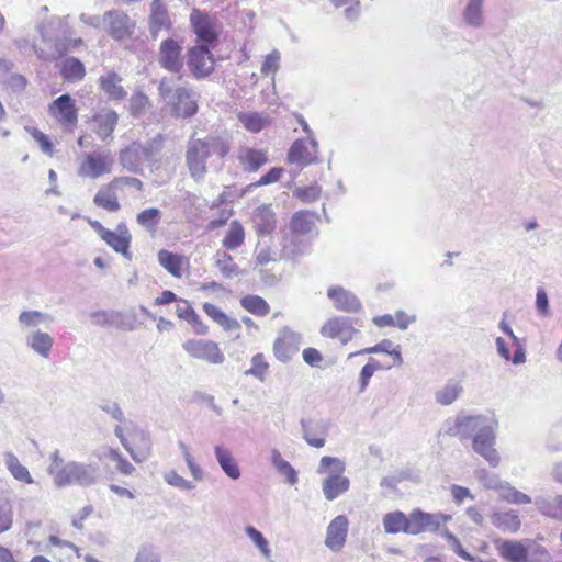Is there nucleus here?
Masks as SVG:
<instances>
[{
    "mask_svg": "<svg viewBox=\"0 0 562 562\" xmlns=\"http://www.w3.org/2000/svg\"><path fill=\"white\" fill-rule=\"evenodd\" d=\"M229 153L231 143L222 136L211 135L204 139H191L186 151V162L191 177L195 180L203 179L207 171V159L216 157L223 160Z\"/></svg>",
    "mask_w": 562,
    "mask_h": 562,
    "instance_id": "f257e3e1",
    "label": "nucleus"
},
{
    "mask_svg": "<svg viewBox=\"0 0 562 562\" xmlns=\"http://www.w3.org/2000/svg\"><path fill=\"white\" fill-rule=\"evenodd\" d=\"M482 416H459L454 422V426L449 428L450 436L467 437L470 431L479 429L473 437V450L482 456L492 467L499 463V456L495 449V432L491 426H481Z\"/></svg>",
    "mask_w": 562,
    "mask_h": 562,
    "instance_id": "f03ea898",
    "label": "nucleus"
},
{
    "mask_svg": "<svg viewBox=\"0 0 562 562\" xmlns=\"http://www.w3.org/2000/svg\"><path fill=\"white\" fill-rule=\"evenodd\" d=\"M145 186L142 180L131 176H117L99 188L93 204L110 213L122 209L121 200L142 194Z\"/></svg>",
    "mask_w": 562,
    "mask_h": 562,
    "instance_id": "7ed1b4c3",
    "label": "nucleus"
},
{
    "mask_svg": "<svg viewBox=\"0 0 562 562\" xmlns=\"http://www.w3.org/2000/svg\"><path fill=\"white\" fill-rule=\"evenodd\" d=\"M48 472L58 486L75 483L89 484L92 482V474L88 467L76 462L65 463L58 452L52 454V463L48 468Z\"/></svg>",
    "mask_w": 562,
    "mask_h": 562,
    "instance_id": "20e7f679",
    "label": "nucleus"
},
{
    "mask_svg": "<svg viewBox=\"0 0 562 562\" xmlns=\"http://www.w3.org/2000/svg\"><path fill=\"white\" fill-rule=\"evenodd\" d=\"M345 471L344 463L333 457H323L319 462L318 472L329 473L333 472L323 483V492L328 501L337 498L349 488V480L342 475Z\"/></svg>",
    "mask_w": 562,
    "mask_h": 562,
    "instance_id": "39448f33",
    "label": "nucleus"
},
{
    "mask_svg": "<svg viewBox=\"0 0 562 562\" xmlns=\"http://www.w3.org/2000/svg\"><path fill=\"white\" fill-rule=\"evenodd\" d=\"M47 112L50 119L65 132L74 133L77 128L79 114L76 101L69 94H61L53 100Z\"/></svg>",
    "mask_w": 562,
    "mask_h": 562,
    "instance_id": "423d86ee",
    "label": "nucleus"
},
{
    "mask_svg": "<svg viewBox=\"0 0 562 562\" xmlns=\"http://www.w3.org/2000/svg\"><path fill=\"white\" fill-rule=\"evenodd\" d=\"M88 223L109 247H111L114 251L130 258L132 236L124 223L119 224L116 231L105 228L97 220H88Z\"/></svg>",
    "mask_w": 562,
    "mask_h": 562,
    "instance_id": "0eeeda50",
    "label": "nucleus"
},
{
    "mask_svg": "<svg viewBox=\"0 0 562 562\" xmlns=\"http://www.w3.org/2000/svg\"><path fill=\"white\" fill-rule=\"evenodd\" d=\"M113 158L110 151H92L82 156L78 175L82 178L98 179L110 175L113 170Z\"/></svg>",
    "mask_w": 562,
    "mask_h": 562,
    "instance_id": "6e6552de",
    "label": "nucleus"
},
{
    "mask_svg": "<svg viewBox=\"0 0 562 562\" xmlns=\"http://www.w3.org/2000/svg\"><path fill=\"white\" fill-rule=\"evenodd\" d=\"M190 23L195 33L200 45L207 47L215 46L220 36L218 23L215 16L193 9L190 14Z\"/></svg>",
    "mask_w": 562,
    "mask_h": 562,
    "instance_id": "1a4fd4ad",
    "label": "nucleus"
},
{
    "mask_svg": "<svg viewBox=\"0 0 562 562\" xmlns=\"http://www.w3.org/2000/svg\"><path fill=\"white\" fill-rule=\"evenodd\" d=\"M182 348L191 358L211 364H222L225 360L220 345L211 339H188L182 344Z\"/></svg>",
    "mask_w": 562,
    "mask_h": 562,
    "instance_id": "9d476101",
    "label": "nucleus"
},
{
    "mask_svg": "<svg viewBox=\"0 0 562 562\" xmlns=\"http://www.w3.org/2000/svg\"><path fill=\"white\" fill-rule=\"evenodd\" d=\"M106 33L114 41L125 42L133 38L136 31V22L127 13L111 10L104 13Z\"/></svg>",
    "mask_w": 562,
    "mask_h": 562,
    "instance_id": "9b49d317",
    "label": "nucleus"
},
{
    "mask_svg": "<svg viewBox=\"0 0 562 562\" xmlns=\"http://www.w3.org/2000/svg\"><path fill=\"white\" fill-rule=\"evenodd\" d=\"M188 68L195 79L209 77L215 67V59L205 45H195L188 49Z\"/></svg>",
    "mask_w": 562,
    "mask_h": 562,
    "instance_id": "f8f14e48",
    "label": "nucleus"
},
{
    "mask_svg": "<svg viewBox=\"0 0 562 562\" xmlns=\"http://www.w3.org/2000/svg\"><path fill=\"white\" fill-rule=\"evenodd\" d=\"M319 333L325 338L338 340L341 345H347L352 340L357 329L352 318L333 316L323 324Z\"/></svg>",
    "mask_w": 562,
    "mask_h": 562,
    "instance_id": "ddd939ff",
    "label": "nucleus"
},
{
    "mask_svg": "<svg viewBox=\"0 0 562 562\" xmlns=\"http://www.w3.org/2000/svg\"><path fill=\"white\" fill-rule=\"evenodd\" d=\"M119 436L122 445L130 452L133 460L143 462L149 457L151 443L149 436L144 430L133 428Z\"/></svg>",
    "mask_w": 562,
    "mask_h": 562,
    "instance_id": "4468645a",
    "label": "nucleus"
},
{
    "mask_svg": "<svg viewBox=\"0 0 562 562\" xmlns=\"http://www.w3.org/2000/svg\"><path fill=\"white\" fill-rule=\"evenodd\" d=\"M159 65L170 72L178 74L183 68L181 44L173 38H166L159 45Z\"/></svg>",
    "mask_w": 562,
    "mask_h": 562,
    "instance_id": "2eb2a0df",
    "label": "nucleus"
},
{
    "mask_svg": "<svg viewBox=\"0 0 562 562\" xmlns=\"http://www.w3.org/2000/svg\"><path fill=\"white\" fill-rule=\"evenodd\" d=\"M317 153L318 147L315 140L297 139L289 149L288 162L303 168L317 162Z\"/></svg>",
    "mask_w": 562,
    "mask_h": 562,
    "instance_id": "dca6fc26",
    "label": "nucleus"
},
{
    "mask_svg": "<svg viewBox=\"0 0 562 562\" xmlns=\"http://www.w3.org/2000/svg\"><path fill=\"white\" fill-rule=\"evenodd\" d=\"M529 540H496L495 548L498 554L507 562H528Z\"/></svg>",
    "mask_w": 562,
    "mask_h": 562,
    "instance_id": "f3484780",
    "label": "nucleus"
},
{
    "mask_svg": "<svg viewBox=\"0 0 562 562\" xmlns=\"http://www.w3.org/2000/svg\"><path fill=\"white\" fill-rule=\"evenodd\" d=\"M159 265L173 278L180 279L190 270V260L182 254L161 249L157 254Z\"/></svg>",
    "mask_w": 562,
    "mask_h": 562,
    "instance_id": "a211bd4d",
    "label": "nucleus"
},
{
    "mask_svg": "<svg viewBox=\"0 0 562 562\" xmlns=\"http://www.w3.org/2000/svg\"><path fill=\"white\" fill-rule=\"evenodd\" d=\"M349 521L345 515L335 517L326 530L325 544L331 551H340L348 535Z\"/></svg>",
    "mask_w": 562,
    "mask_h": 562,
    "instance_id": "6ab92c4d",
    "label": "nucleus"
},
{
    "mask_svg": "<svg viewBox=\"0 0 562 562\" xmlns=\"http://www.w3.org/2000/svg\"><path fill=\"white\" fill-rule=\"evenodd\" d=\"M300 337L284 328L282 329L273 342V353L277 359L282 362L290 360L300 348Z\"/></svg>",
    "mask_w": 562,
    "mask_h": 562,
    "instance_id": "aec40b11",
    "label": "nucleus"
},
{
    "mask_svg": "<svg viewBox=\"0 0 562 562\" xmlns=\"http://www.w3.org/2000/svg\"><path fill=\"white\" fill-rule=\"evenodd\" d=\"M93 131L101 140L112 137L117 122L119 114L112 109H101L92 115Z\"/></svg>",
    "mask_w": 562,
    "mask_h": 562,
    "instance_id": "412c9836",
    "label": "nucleus"
},
{
    "mask_svg": "<svg viewBox=\"0 0 562 562\" xmlns=\"http://www.w3.org/2000/svg\"><path fill=\"white\" fill-rule=\"evenodd\" d=\"M237 160L245 172L252 173L265 166L269 159L266 149L243 146L238 149Z\"/></svg>",
    "mask_w": 562,
    "mask_h": 562,
    "instance_id": "4be33fe9",
    "label": "nucleus"
},
{
    "mask_svg": "<svg viewBox=\"0 0 562 562\" xmlns=\"http://www.w3.org/2000/svg\"><path fill=\"white\" fill-rule=\"evenodd\" d=\"M499 328L512 339V341L516 346V349L514 356L510 357L506 342L504 341L503 338L498 337L496 338V347L498 355L506 361H512L514 364L524 363L526 360L525 349L520 346L517 336L514 334V331L505 321L501 322Z\"/></svg>",
    "mask_w": 562,
    "mask_h": 562,
    "instance_id": "5701e85b",
    "label": "nucleus"
},
{
    "mask_svg": "<svg viewBox=\"0 0 562 562\" xmlns=\"http://www.w3.org/2000/svg\"><path fill=\"white\" fill-rule=\"evenodd\" d=\"M499 328L512 339V341L516 346V349L514 356L510 357L506 342L504 341L503 338L498 337L496 338V347L498 355L506 361H512L514 364L524 363L526 360L525 349L520 346L517 336L514 334V331L505 321L501 322Z\"/></svg>",
    "mask_w": 562,
    "mask_h": 562,
    "instance_id": "b1692460",
    "label": "nucleus"
},
{
    "mask_svg": "<svg viewBox=\"0 0 562 562\" xmlns=\"http://www.w3.org/2000/svg\"><path fill=\"white\" fill-rule=\"evenodd\" d=\"M387 357L392 358V362L378 359V358H370L368 363L362 368L360 372V389L363 391L371 379V376L378 372L383 371L392 368L395 363L401 362V353L400 351H391L387 352Z\"/></svg>",
    "mask_w": 562,
    "mask_h": 562,
    "instance_id": "393cba45",
    "label": "nucleus"
},
{
    "mask_svg": "<svg viewBox=\"0 0 562 562\" xmlns=\"http://www.w3.org/2000/svg\"><path fill=\"white\" fill-rule=\"evenodd\" d=\"M327 295L334 302V306L338 311L355 313L361 308V303L356 295L341 286H330L327 290Z\"/></svg>",
    "mask_w": 562,
    "mask_h": 562,
    "instance_id": "a878e982",
    "label": "nucleus"
},
{
    "mask_svg": "<svg viewBox=\"0 0 562 562\" xmlns=\"http://www.w3.org/2000/svg\"><path fill=\"white\" fill-rule=\"evenodd\" d=\"M149 29L154 37H156L160 31L171 29V21L167 8L161 0H154L151 2Z\"/></svg>",
    "mask_w": 562,
    "mask_h": 562,
    "instance_id": "bb28decb",
    "label": "nucleus"
},
{
    "mask_svg": "<svg viewBox=\"0 0 562 562\" xmlns=\"http://www.w3.org/2000/svg\"><path fill=\"white\" fill-rule=\"evenodd\" d=\"M245 238V227L239 221L234 220L229 223L228 228L224 233L222 247L228 251H234L244 245Z\"/></svg>",
    "mask_w": 562,
    "mask_h": 562,
    "instance_id": "cd10ccee",
    "label": "nucleus"
},
{
    "mask_svg": "<svg viewBox=\"0 0 562 562\" xmlns=\"http://www.w3.org/2000/svg\"><path fill=\"white\" fill-rule=\"evenodd\" d=\"M203 312L217 325H220L226 331H236L240 329V324L237 319L226 315L215 304L206 302L202 306Z\"/></svg>",
    "mask_w": 562,
    "mask_h": 562,
    "instance_id": "c85d7f7f",
    "label": "nucleus"
},
{
    "mask_svg": "<svg viewBox=\"0 0 562 562\" xmlns=\"http://www.w3.org/2000/svg\"><path fill=\"white\" fill-rule=\"evenodd\" d=\"M121 81L122 79L116 72L110 71L100 77L99 85L101 90H103L111 100L121 101L126 97V91L121 86Z\"/></svg>",
    "mask_w": 562,
    "mask_h": 562,
    "instance_id": "c756f323",
    "label": "nucleus"
},
{
    "mask_svg": "<svg viewBox=\"0 0 562 562\" xmlns=\"http://www.w3.org/2000/svg\"><path fill=\"white\" fill-rule=\"evenodd\" d=\"M491 520L494 527L503 532L516 533L521 527L519 516L514 510L496 512Z\"/></svg>",
    "mask_w": 562,
    "mask_h": 562,
    "instance_id": "7c9ffc66",
    "label": "nucleus"
},
{
    "mask_svg": "<svg viewBox=\"0 0 562 562\" xmlns=\"http://www.w3.org/2000/svg\"><path fill=\"white\" fill-rule=\"evenodd\" d=\"M237 119L245 130L254 134L261 132L271 123V117L268 114L258 112H239Z\"/></svg>",
    "mask_w": 562,
    "mask_h": 562,
    "instance_id": "2f4dec72",
    "label": "nucleus"
},
{
    "mask_svg": "<svg viewBox=\"0 0 562 562\" xmlns=\"http://www.w3.org/2000/svg\"><path fill=\"white\" fill-rule=\"evenodd\" d=\"M162 213L158 207H147L136 215V223L149 235L155 236L158 232Z\"/></svg>",
    "mask_w": 562,
    "mask_h": 562,
    "instance_id": "473e14b6",
    "label": "nucleus"
},
{
    "mask_svg": "<svg viewBox=\"0 0 562 562\" xmlns=\"http://www.w3.org/2000/svg\"><path fill=\"white\" fill-rule=\"evenodd\" d=\"M173 110L177 116L190 117L198 111L196 102L192 99L189 90L179 88L176 91V101L173 103Z\"/></svg>",
    "mask_w": 562,
    "mask_h": 562,
    "instance_id": "72a5a7b5",
    "label": "nucleus"
},
{
    "mask_svg": "<svg viewBox=\"0 0 562 562\" xmlns=\"http://www.w3.org/2000/svg\"><path fill=\"white\" fill-rule=\"evenodd\" d=\"M145 148L139 143H132L119 153L120 164L127 170L133 171L140 161V156Z\"/></svg>",
    "mask_w": 562,
    "mask_h": 562,
    "instance_id": "f704fd0d",
    "label": "nucleus"
},
{
    "mask_svg": "<svg viewBox=\"0 0 562 562\" xmlns=\"http://www.w3.org/2000/svg\"><path fill=\"white\" fill-rule=\"evenodd\" d=\"M59 71L64 80L69 82L80 81L86 76L85 65L75 57L66 58L61 63Z\"/></svg>",
    "mask_w": 562,
    "mask_h": 562,
    "instance_id": "c9c22d12",
    "label": "nucleus"
},
{
    "mask_svg": "<svg viewBox=\"0 0 562 562\" xmlns=\"http://www.w3.org/2000/svg\"><path fill=\"white\" fill-rule=\"evenodd\" d=\"M5 467L11 475L19 482L24 484H33L34 480L29 472L27 468L24 467L18 457L12 452H7L4 456Z\"/></svg>",
    "mask_w": 562,
    "mask_h": 562,
    "instance_id": "e433bc0d",
    "label": "nucleus"
},
{
    "mask_svg": "<svg viewBox=\"0 0 562 562\" xmlns=\"http://www.w3.org/2000/svg\"><path fill=\"white\" fill-rule=\"evenodd\" d=\"M177 316L180 319L187 321L192 326L201 325V328H196V334L205 335L209 327L201 321L200 316L195 313L191 304L186 300H180V303L176 308Z\"/></svg>",
    "mask_w": 562,
    "mask_h": 562,
    "instance_id": "4c0bfd02",
    "label": "nucleus"
},
{
    "mask_svg": "<svg viewBox=\"0 0 562 562\" xmlns=\"http://www.w3.org/2000/svg\"><path fill=\"white\" fill-rule=\"evenodd\" d=\"M407 520L409 535L424 532L435 524V517L432 515L418 509L412 512L409 516H407Z\"/></svg>",
    "mask_w": 562,
    "mask_h": 562,
    "instance_id": "58836bf2",
    "label": "nucleus"
},
{
    "mask_svg": "<svg viewBox=\"0 0 562 562\" xmlns=\"http://www.w3.org/2000/svg\"><path fill=\"white\" fill-rule=\"evenodd\" d=\"M383 527L387 533H408L407 516L402 512H392L383 517Z\"/></svg>",
    "mask_w": 562,
    "mask_h": 562,
    "instance_id": "ea45409f",
    "label": "nucleus"
},
{
    "mask_svg": "<svg viewBox=\"0 0 562 562\" xmlns=\"http://www.w3.org/2000/svg\"><path fill=\"white\" fill-rule=\"evenodd\" d=\"M304 438L307 443L315 448L325 445L326 429L324 425L312 422H303Z\"/></svg>",
    "mask_w": 562,
    "mask_h": 562,
    "instance_id": "a19ab883",
    "label": "nucleus"
},
{
    "mask_svg": "<svg viewBox=\"0 0 562 562\" xmlns=\"http://www.w3.org/2000/svg\"><path fill=\"white\" fill-rule=\"evenodd\" d=\"M240 305L252 315L265 317L270 313V305L259 295H246L241 297Z\"/></svg>",
    "mask_w": 562,
    "mask_h": 562,
    "instance_id": "79ce46f5",
    "label": "nucleus"
},
{
    "mask_svg": "<svg viewBox=\"0 0 562 562\" xmlns=\"http://www.w3.org/2000/svg\"><path fill=\"white\" fill-rule=\"evenodd\" d=\"M215 456L221 468L229 477L236 480L240 476L239 467L227 449L217 446L215 448Z\"/></svg>",
    "mask_w": 562,
    "mask_h": 562,
    "instance_id": "37998d69",
    "label": "nucleus"
},
{
    "mask_svg": "<svg viewBox=\"0 0 562 562\" xmlns=\"http://www.w3.org/2000/svg\"><path fill=\"white\" fill-rule=\"evenodd\" d=\"M314 226L313 215L306 211L296 212L290 222V229L293 234L304 235L312 231Z\"/></svg>",
    "mask_w": 562,
    "mask_h": 562,
    "instance_id": "c03bdc74",
    "label": "nucleus"
},
{
    "mask_svg": "<svg viewBox=\"0 0 562 562\" xmlns=\"http://www.w3.org/2000/svg\"><path fill=\"white\" fill-rule=\"evenodd\" d=\"M53 337L47 333L36 331L30 338V347L40 353L42 357H48L53 347Z\"/></svg>",
    "mask_w": 562,
    "mask_h": 562,
    "instance_id": "a18cd8bd",
    "label": "nucleus"
},
{
    "mask_svg": "<svg viewBox=\"0 0 562 562\" xmlns=\"http://www.w3.org/2000/svg\"><path fill=\"white\" fill-rule=\"evenodd\" d=\"M251 366L248 370L245 371L246 375H252L260 381H263L269 372L270 364L266 358V356L261 352H258L252 356Z\"/></svg>",
    "mask_w": 562,
    "mask_h": 562,
    "instance_id": "49530a36",
    "label": "nucleus"
},
{
    "mask_svg": "<svg viewBox=\"0 0 562 562\" xmlns=\"http://www.w3.org/2000/svg\"><path fill=\"white\" fill-rule=\"evenodd\" d=\"M104 457L115 463V468L121 474L131 475L135 471L134 465L116 449L109 448L104 451Z\"/></svg>",
    "mask_w": 562,
    "mask_h": 562,
    "instance_id": "de8ad7c7",
    "label": "nucleus"
},
{
    "mask_svg": "<svg viewBox=\"0 0 562 562\" xmlns=\"http://www.w3.org/2000/svg\"><path fill=\"white\" fill-rule=\"evenodd\" d=\"M462 387L458 383H448L436 394V400L441 405L453 403L460 395Z\"/></svg>",
    "mask_w": 562,
    "mask_h": 562,
    "instance_id": "09e8293b",
    "label": "nucleus"
},
{
    "mask_svg": "<svg viewBox=\"0 0 562 562\" xmlns=\"http://www.w3.org/2000/svg\"><path fill=\"white\" fill-rule=\"evenodd\" d=\"M150 106L148 97L143 92H134L130 99L128 111L133 116H139Z\"/></svg>",
    "mask_w": 562,
    "mask_h": 562,
    "instance_id": "8fccbe9b",
    "label": "nucleus"
},
{
    "mask_svg": "<svg viewBox=\"0 0 562 562\" xmlns=\"http://www.w3.org/2000/svg\"><path fill=\"white\" fill-rule=\"evenodd\" d=\"M483 0H470L465 10L464 19L468 23L477 25L481 21Z\"/></svg>",
    "mask_w": 562,
    "mask_h": 562,
    "instance_id": "3c124183",
    "label": "nucleus"
},
{
    "mask_svg": "<svg viewBox=\"0 0 562 562\" xmlns=\"http://www.w3.org/2000/svg\"><path fill=\"white\" fill-rule=\"evenodd\" d=\"M502 498L510 504H530L531 498L514 487H505L501 494Z\"/></svg>",
    "mask_w": 562,
    "mask_h": 562,
    "instance_id": "603ef678",
    "label": "nucleus"
},
{
    "mask_svg": "<svg viewBox=\"0 0 562 562\" xmlns=\"http://www.w3.org/2000/svg\"><path fill=\"white\" fill-rule=\"evenodd\" d=\"M246 533L255 542V544L259 548L261 553L266 558H269L270 557L269 544H268V541L262 536V533L260 531H258L256 528L250 527V526L246 527Z\"/></svg>",
    "mask_w": 562,
    "mask_h": 562,
    "instance_id": "864d4df0",
    "label": "nucleus"
},
{
    "mask_svg": "<svg viewBox=\"0 0 562 562\" xmlns=\"http://www.w3.org/2000/svg\"><path fill=\"white\" fill-rule=\"evenodd\" d=\"M29 133L32 135V137L36 140V143L40 145L41 149L47 154V155H53L54 153V146H53V143L50 142L49 137L44 134L43 132H41L38 128L36 127H32L29 130Z\"/></svg>",
    "mask_w": 562,
    "mask_h": 562,
    "instance_id": "5fc2aeb1",
    "label": "nucleus"
},
{
    "mask_svg": "<svg viewBox=\"0 0 562 562\" xmlns=\"http://www.w3.org/2000/svg\"><path fill=\"white\" fill-rule=\"evenodd\" d=\"M280 55L278 53H271L266 56L262 66L261 74L265 76L274 75L279 69Z\"/></svg>",
    "mask_w": 562,
    "mask_h": 562,
    "instance_id": "6e6d98bb",
    "label": "nucleus"
},
{
    "mask_svg": "<svg viewBox=\"0 0 562 562\" xmlns=\"http://www.w3.org/2000/svg\"><path fill=\"white\" fill-rule=\"evenodd\" d=\"M282 175H283L282 168H278V167L271 168L266 175L261 176L260 179L256 183H252L251 187H260V186H267L270 183H274L280 180Z\"/></svg>",
    "mask_w": 562,
    "mask_h": 562,
    "instance_id": "4d7b16f0",
    "label": "nucleus"
},
{
    "mask_svg": "<svg viewBox=\"0 0 562 562\" xmlns=\"http://www.w3.org/2000/svg\"><path fill=\"white\" fill-rule=\"evenodd\" d=\"M43 319L44 315L36 311L22 312L19 316L20 323L27 327H34Z\"/></svg>",
    "mask_w": 562,
    "mask_h": 562,
    "instance_id": "13d9d810",
    "label": "nucleus"
},
{
    "mask_svg": "<svg viewBox=\"0 0 562 562\" xmlns=\"http://www.w3.org/2000/svg\"><path fill=\"white\" fill-rule=\"evenodd\" d=\"M296 195L303 202L316 201L321 195V188L318 186H311L307 188L299 189Z\"/></svg>",
    "mask_w": 562,
    "mask_h": 562,
    "instance_id": "bf43d9fd",
    "label": "nucleus"
},
{
    "mask_svg": "<svg viewBox=\"0 0 562 562\" xmlns=\"http://www.w3.org/2000/svg\"><path fill=\"white\" fill-rule=\"evenodd\" d=\"M166 481L173 486H177L182 490H191L193 488V484L187 480H184L182 476H180L177 472L170 471L166 475Z\"/></svg>",
    "mask_w": 562,
    "mask_h": 562,
    "instance_id": "052dcab7",
    "label": "nucleus"
},
{
    "mask_svg": "<svg viewBox=\"0 0 562 562\" xmlns=\"http://www.w3.org/2000/svg\"><path fill=\"white\" fill-rule=\"evenodd\" d=\"M13 525L12 510L0 506V535L10 530Z\"/></svg>",
    "mask_w": 562,
    "mask_h": 562,
    "instance_id": "680f3d73",
    "label": "nucleus"
},
{
    "mask_svg": "<svg viewBox=\"0 0 562 562\" xmlns=\"http://www.w3.org/2000/svg\"><path fill=\"white\" fill-rule=\"evenodd\" d=\"M303 359L306 363H308L310 366H314V367H318L321 364V362L323 361V357L321 355V352L315 349V348H312V347H308V348H305L303 350Z\"/></svg>",
    "mask_w": 562,
    "mask_h": 562,
    "instance_id": "e2e57ef3",
    "label": "nucleus"
},
{
    "mask_svg": "<svg viewBox=\"0 0 562 562\" xmlns=\"http://www.w3.org/2000/svg\"><path fill=\"white\" fill-rule=\"evenodd\" d=\"M182 447H183L186 462H187L193 477L195 480H201L203 477L202 470L200 469V467L198 464L194 463L193 457L189 452L188 448L186 446H182Z\"/></svg>",
    "mask_w": 562,
    "mask_h": 562,
    "instance_id": "0e129e2a",
    "label": "nucleus"
},
{
    "mask_svg": "<svg viewBox=\"0 0 562 562\" xmlns=\"http://www.w3.org/2000/svg\"><path fill=\"white\" fill-rule=\"evenodd\" d=\"M536 305H537L538 311L541 314H543V315L548 314L549 301H548L547 293L543 289H538V291H537Z\"/></svg>",
    "mask_w": 562,
    "mask_h": 562,
    "instance_id": "69168bd1",
    "label": "nucleus"
},
{
    "mask_svg": "<svg viewBox=\"0 0 562 562\" xmlns=\"http://www.w3.org/2000/svg\"><path fill=\"white\" fill-rule=\"evenodd\" d=\"M177 301V295L170 290H164L159 296L155 299V305H166Z\"/></svg>",
    "mask_w": 562,
    "mask_h": 562,
    "instance_id": "338daca9",
    "label": "nucleus"
},
{
    "mask_svg": "<svg viewBox=\"0 0 562 562\" xmlns=\"http://www.w3.org/2000/svg\"><path fill=\"white\" fill-rule=\"evenodd\" d=\"M134 562H159V559L153 551L143 549L137 553Z\"/></svg>",
    "mask_w": 562,
    "mask_h": 562,
    "instance_id": "774afa93",
    "label": "nucleus"
}]
</instances>
